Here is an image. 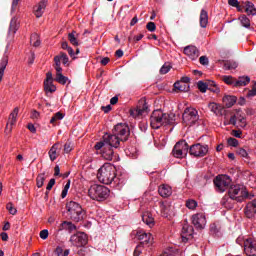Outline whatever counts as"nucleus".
Returning <instances> with one entry per match:
<instances>
[{
    "instance_id": "f257e3e1",
    "label": "nucleus",
    "mask_w": 256,
    "mask_h": 256,
    "mask_svg": "<svg viewBox=\"0 0 256 256\" xmlns=\"http://www.w3.org/2000/svg\"><path fill=\"white\" fill-rule=\"evenodd\" d=\"M255 195L249 193L247 187L243 184L231 185L228 189V196H224L221 200V205L225 209H233L235 203H243L247 199H253Z\"/></svg>"
},
{
    "instance_id": "f03ea898",
    "label": "nucleus",
    "mask_w": 256,
    "mask_h": 256,
    "mask_svg": "<svg viewBox=\"0 0 256 256\" xmlns=\"http://www.w3.org/2000/svg\"><path fill=\"white\" fill-rule=\"evenodd\" d=\"M130 135L131 130L129 129V125L125 123H118L112 129V134H104L100 143L106 144V147L119 149L121 143L129 141Z\"/></svg>"
},
{
    "instance_id": "7ed1b4c3",
    "label": "nucleus",
    "mask_w": 256,
    "mask_h": 256,
    "mask_svg": "<svg viewBox=\"0 0 256 256\" xmlns=\"http://www.w3.org/2000/svg\"><path fill=\"white\" fill-rule=\"evenodd\" d=\"M175 122V114L163 113L161 110H154L150 116V125L152 129H161L166 125H173Z\"/></svg>"
},
{
    "instance_id": "20e7f679",
    "label": "nucleus",
    "mask_w": 256,
    "mask_h": 256,
    "mask_svg": "<svg viewBox=\"0 0 256 256\" xmlns=\"http://www.w3.org/2000/svg\"><path fill=\"white\" fill-rule=\"evenodd\" d=\"M97 178L100 181V183H103L104 185H111L114 181V183H117V174L115 166L111 164H104L97 173Z\"/></svg>"
},
{
    "instance_id": "39448f33",
    "label": "nucleus",
    "mask_w": 256,
    "mask_h": 256,
    "mask_svg": "<svg viewBox=\"0 0 256 256\" xmlns=\"http://www.w3.org/2000/svg\"><path fill=\"white\" fill-rule=\"evenodd\" d=\"M66 208L68 216L75 223H79V221H83V219H85V210H83L79 203L70 201L66 204Z\"/></svg>"
},
{
    "instance_id": "423d86ee",
    "label": "nucleus",
    "mask_w": 256,
    "mask_h": 256,
    "mask_svg": "<svg viewBox=\"0 0 256 256\" xmlns=\"http://www.w3.org/2000/svg\"><path fill=\"white\" fill-rule=\"evenodd\" d=\"M109 193H111L109 188L98 184L90 186L88 190V195L93 201H105L109 197Z\"/></svg>"
},
{
    "instance_id": "0eeeda50",
    "label": "nucleus",
    "mask_w": 256,
    "mask_h": 256,
    "mask_svg": "<svg viewBox=\"0 0 256 256\" xmlns=\"http://www.w3.org/2000/svg\"><path fill=\"white\" fill-rule=\"evenodd\" d=\"M199 121V112L193 107L185 108L182 115V123L191 127Z\"/></svg>"
},
{
    "instance_id": "6e6552de",
    "label": "nucleus",
    "mask_w": 256,
    "mask_h": 256,
    "mask_svg": "<svg viewBox=\"0 0 256 256\" xmlns=\"http://www.w3.org/2000/svg\"><path fill=\"white\" fill-rule=\"evenodd\" d=\"M214 185L220 193H224V191L229 190V187H231V177L228 175H219L214 178Z\"/></svg>"
},
{
    "instance_id": "1a4fd4ad",
    "label": "nucleus",
    "mask_w": 256,
    "mask_h": 256,
    "mask_svg": "<svg viewBox=\"0 0 256 256\" xmlns=\"http://www.w3.org/2000/svg\"><path fill=\"white\" fill-rule=\"evenodd\" d=\"M94 149H96V151H101V155L103 159H106V161H113L115 157L113 147H106L105 142H97L94 146Z\"/></svg>"
},
{
    "instance_id": "9d476101",
    "label": "nucleus",
    "mask_w": 256,
    "mask_h": 256,
    "mask_svg": "<svg viewBox=\"0 0 256 256\" xmlns=\"http://www.w3.org/2000/svg\"><path fill=\"white\" fill-rule=\"evenodd\" d=\"M70 243H72L74 247H85V245L89 243V238L84 232H77L70 237Z\"/></svg>"
},
{
    "instance_id": "9b49d317",
    "label": "nucleus",
    "mask_w": 256,
    "mask_h": 256,
    "mask_svg": "<svg viewBox=\"0 0 256 256\" xmlns=\"http://www.w3.org/2000/svg\"><path fill=\"white\" fill-rule=\"evenodd\" d=\"M209 153V146L194 144L189 148V154L193 155V157H205Z\"/></svg>"
},
{
    "instance_id": "f8f14e48",
    "label": "nucleus",
    "mask_w": 256,
    "mask_h": 256,
    "mask_svg": "<svg viewBox=\"0 0 256 256\" xmlns=\"http://www.w3.org/2000/svg\"><path fill=\"white\" fill-rule=\"evenodd\" d=\"M192 223L196 229L200 231L205 229V225H207V219L205 218V214L198 213L192 216Z\"/></svg>"
},
{
    "instance_id": "ddd939ff",
    "label": "nucleus",
    "mask_w": 256,
    "mask_h": 256,
    "mask_svg": "<svg viewBox=\"0 0 256 256\" xmlns=\"http://www.w3.org/2000/svg\"><path fill=\"white\" fill-rule=\"evenodd\" d=\"M149 106H147V102L145 100H141L137 106V108L130 110V115L134 119L143 115V113H147Z\"/></svg>"
},
{
    "instance_id": "4468645a",
    "label": "nucleus",
    "mask_w": 256,
    "mask_h": 256,
    "mask_svg": "<svg viewBox=\"0 0 256 256\" xmlns=\"http://www.w3.org/2000/svg\"><path fill=\"white\" fill-rule=\"evenodd\" d=\"M244 253L247 256H256V240L249 238L244 241Z\"/></svg>"
},
{
    "instance_id": "2eb2a0df",
    "label": "nucleus",
    "mask_w": 256,
    "mask_h": 256,
    "mask_svg": "<svg viewBox=\"0 0 256 256\" xmlns=\"http://www.w3.org/2000/svg\"><path fill=\"white\" fill-rule=\"evenodd\" d=\"M136 237H138L140 241L139 245H144L146 247H151V245H153V235H151V233L137 232Z\"/></svg>"
},
{
    "instance_id": "dca6fc26",
    "label": "nucleus",
    "mask_w": 256,
    "mask_h": 256,
    "mask_svg": "<svg viewBox=\"0 0 256 256\" xmlns=\"http://www.w3.org/2000/svg\"><path fill=\"white\" fill-rule=\"evenodd\" d=\"M182 241L183 243H187V241H191L195 237L193 226H189L188 224H184L182 227Z\"/></svg>"
},
{
    "instance_id": "f3484780",
    "label": "nucleus",
    "mask_w": 256,
    "mask_h": 256,
    "mask_svg": "<svg viewBox=\"0 0 256 256\" xmlns=\"http://www.w3.org/2000/svg\"><path fill=\"white\" fill-rule=\"evenodd\" d=\"M44 91L48 93H55L57 91V87L53 84V73L47 72L46 79L44 81Z\"/></svg>"
},
{
    "instance_id": "a211bd4d",
    "label": "nucleus",
    "mask_w": 256,
    "mask_h": 256,
    "mask_svg": "<svg viewBox=\"0 0 256 256\" xmlns=\"http://www.w3.org/2000/svg\"><path fill=\"white\" fill-rule=\"evenodd\" d=\"M184 53L190 58L192 59V61H195V59H197L199 57V49H197V47L190 45V46H186L184 48Z\"/></svg>"
},
{
    "instance_id": "6ab92c4d",
    "label": "nucleus",
    "mask_w": 256,
    "mask_h": 256,
    "mask_svg": "<svg viewBox=\"0 0 256 256\" xmlns=\"http://www.w3.org/2000/svg\"><path fill=\"white\" fill-rule=\"evenodd\" d=\"M48 3L49 0H42L39 2L38 6H36V9L34 10V15L37 17V19L43 17V14L45 13V9L47 8Z\"/></svg>"
},
{
    "instance_id": "aec40b11",
    "label": "nucleus",
    "mask_w": 256,
    "mask_h": 256,
    "mask_svg": "<svg viewBox=\"0 0 256 256\" xmlns=\"http://www.w3.org/2000/svg\"><path fill=\"white\" fill-rule=\"evenodd\" d=\"M256 214V200L249 202L245 207V215L248 219L255 217Z\"/></svg>"
},
{
    "instance_id": "412c9836",
    "label": "nucleus",
    "mask_w": 256,
    "mask_h": 256,
    "mask_svg": "<svg viewBox=\"0 0 256 256\" xmlns=\"http://www.w3.org/2000/svg\"><path fill=\"white\" fill-rule=\"evenodd\" d=\"M158 193L161 197L167 198L171 197V195L173 194V190L171 189V186L164 184L159 186Z\"/></svg>"
},
{
    "instance_id": "4be33fe9",
    "label": "nucleus",
    "mask_w": 256,
    "mask_h": 256,
    "mask_svg": "<svg viewBox=\"0 0 256 256\" xmlns=\"http://www.w3.org/2000/svg\"><path fill=\"white\" fill-rule=\"evenodd\" d=\"M220 65H222L225 71H231L232 69H237L238 64L233 60H219Z\"/></svg>"
},
{
    "instance_id": "5701e85b",
    "label": "nucleus",
    "mask_w": 256,
    "mask_h": 256,
    "mask_svg": "<svg viewBox=\"0 0 256 256\" xmlns=\"http://www.w3.org/2000/svg\"><path fill=\"white\" fill-rule=\"evenodd\" d=\"M199 23L202 29H205L207 27V24L209 23V14L207 13V10L205 9L201 10Z\"/></svg>"
},
{
    "instance_id": "b1692460",
    "label": "nucleus",
    "mask_w": 256,
    "mask_h": 256,
    "mask_svg": "<svg viewBox=\"0 0 256 256\" xmlns=\"http://www.w3.org/2000/svg\"><path fill=\"white\" fill-rule=\"evenodd\" d=\"M17 115H19V107L14 108V110L11 112L9 116V122L6 125V131L9 129V125L13 127L17 123Z\"/></svg>"
},
{
    "instance_id": "393cba45",
    "label": "nucleus",
    "mask_w": 256,
    "mask_h": 256,
    "mask_svg": "<svg viewBox=\"0 0 256 256\" xmlns=\"http://www.w3.org/2000/svg\"><path fill=\"white\" fill-rule=\"evenodd\" d=\"M142 221L143 223L148 225V227H153L155 225V219L153 218V214H151L150 212H145L142 215Z\"/></svg>"
},
{
    "instance_id": "a878e982",
    "label": "nucleus",
    "mask_w": 256,
    "mask_h": 256,
    "mask_svg": "<svg viewBox=\"0 0 256 256\" xmlns=\"http://www.w3.org/2000/svg\"><path fill=\"white\" fill-rule=\"evenodd\" d=\"M63 230L68 231L69 233H73V231L77 230V226L69 221H64L59 227V231Z\"/></svg>"
},
{
    "instance_id": "bb28decb",
    "label": "nucleus",
    "mask_w": 256,
    "mask_h": 256,
    "mask_svg": "<svg viewBox=\"0 0 256 256\" xmlns=\"http://www.w3.org/2000/svg\"><path fill=\"white\" fill-rule=\"evenodd\" d=\"M223 103H224L225 107L230 109V107H233V105H235V103H237V97L231 96V95H225L223 97Z\"/></svg>"
},
{
    "instance_id": "cd10ccee",
    "label": "nucleus",
    "mask_w": 256,
    "mask_h": 256,
    "mask_svg": "<svg viewBox=\"0 0 256 256\" xmlns=\"http://www.w3.org/2000/svg\"><path fill=\"white\" fill-rule=\"evenodd\" d=\"M174 91L187 93V91H189V84H186L185 82L177 81L174 83Z\"/></svg>"
},
{
    "instance_id": "c85d7f7f",
    "label": "nucleus",
    "mask_w": 256,
    "mask_h": 256,
    "mask_svg": "<svg viewBox=\"0 0 256 256\" xmlns=\"http://www.w3.org/2000/svg\"><path fill=\"white\" fill-rule=\"evenodd\" d=\"M250 81L251 78H249V76L239 77L238 80H235L234 87H245V85H248Z\"/></svg>"
},
{
    "instance_id": "c756f323",
    "label": "nucleus",
    "mask_w": 256,
    "mask_h": 256,
    "mask_svg": "<svg viewBox=\"0 0 256 256\" xmlns=\"http://www.w3.org/2000/svg\"><path fill=\"white\" fill-rule=\"evenodd\" d=\"M238 20L240 21L242 27H245V29H251V20L247 17V15H240Z\"/></svg>"
},
{
    "instance_id": "7c9ffc66",
    "label": "nucleus",
    "mask_w": 256,
    "mask_h": 256,
    "mask_svg": "<svg viewBox=\"0 0 256 256\" xmlns=\"http://www.w3.org/2000/svg\"><path fill=\"white\" fill-rule=\"evenodd\" d=\"M175 147H178L180 151H182L186 155L189 153V144H187L185 140H180L179 142H177L175 144Z\"/></svg>"
},
{
    "instance_id": "2f4dec72",
    "label": "nucleus",
    "mask_w": 256,
    "mask_h": 256,
    "mask_svg": "<svg viewBox=\"0 0 256 256\" xmlns=\"http://www.w3.org/2000/svg\"><path fill=\"white\" fill-rule=\"evenodd\" d=\"M245 13H247V15H256V8H255V4H253V2L246 1Z\"/></svg>"
},
{
    "instance_id": "473e14b6",
    "label": "nucleus",
    "mask_w": 256,
    "mask_h": 256,
    "mask_svg": "<svg viewBox=\"0 0 256 256\" xmlns=\"http://www.w3.org/2000/svg\"><path fill=\"white\" fill-rule=\"evenodd\" d=\"M206 86L208 91H212V93H219V87L217 86V83H215V81H206Z\"/></svg>"
},
{
    "instance_id": "72a5a7b5",
    "label": "nucleus",
    "mask_w": 256,
    "mask_h": 256,
    "mask_svg": "<svg viewBox=\"0 0 256 256\" xmlns=\"http://www.w3.org/2000/svg\"><path fill=\"white\" fill-rule=\"evenodd\" d=\"M172 153L173 156L177 159H183V157H187V154L183 153L179 146H174Z\"/></svg>"
},
{
    "instance_id": "f704fd0d",
    "label": "nucleus",
    "mask_w": 256,
    "mask_h": 256,
    "mask_svg": "<svg viewBox=\"0 0 256 256\" xmlns=\"http://www.w3.org/2000/svg\"><path fill=\"white\" fill-rule=\"evenodd\" d=\"M17 29H19V23L17 22V18H12L10 21L9 31L10 33H17Z\"/></svg>"
},
{
    "instance_id": "c9c22d12",
    "label": "nucleus",
    "mask_w": 256,
    "mask_h": 256,
    "mask_svg": "<svg viewBox=\"0 0 256 256\" xmlns=\"http://www.w3.org/2000/svg\"><path fill=\"white\" fill-rule=\"evenodd\" d=\"M59 147V144H54L51 149L49 150L48 154L52 161H55L57 159V149Z\"/></svg>"
},
{
    "instance_id": "e433bc0d",
    "label": "nucleus",
    "mask_w": 256,
    "mask_h": 256,
    "mask_svg": "<svg viewBox=\"0 0 256 256\" xmlns=\"http://www.w3.org/2000/svg\"><path fill=\"white\" fill-rule=\"evenodd\" d=\"M64 117H65V114H63L61 112L55 113L52 116V118L50 119L51 125H55V123H57V121H61Z\"/></svg>"
},
{
    "instance_id": "4c0bfd02",
    "label": "nucleus",
    "mask_w": 256,
    "mask_h": 256,
    "mask_svg": "<svg viewBox=\"0 0 256 256\" xmlns=\"http://www.w3.org/2000/svg\"><path fill=\"white\" fill-rule=\"evenodd\" d=\"M55 81L57 83H60V85H65V83L69 81V78L66 76H63V73H56Z\"/></svg>"
},
{
    "instance_id": "58836bf2",
    "label": "nucleus",
    "mask_w": 256,
    "mask_h": 256,
    "mask_svg": "<svg viewBox=\"0 0 256 256\" xmlns=\"http://www.w3.org/2000/svg\"><path fill=\"white\" fill-rule=\"evenodd\" d=\"M45 173L39 174L36 178V185L38 189H41L45 183Z\"/></svg>"
},
{
    "instance_id": "ea45409f",
    "label": "nucleus",
    "mask_w": 256,
    "mask_h": 256,
    "mask_svg": "<svg viewBox=\"0 0 256 256\" xmlns=\"http://www.w3.org/2000/svg\"><path fill=\"white\" fill-rule=\"evenodd\" d=\"M68 41H70L71 45L74 47H79V41L77 40V36H75L73 33L68 34Z\"/></svg>"
},
{
    "instance_id": "a19ab883",
    "label": "nucleus",
    "mask_w": 256,
    "mask_h": 256,
    "mask_svg": "<svg viewBox=\"0 0 256 256\" xmlns=\"http://www.w3.org/2000/svg\"><path fill=\"white\" fill-rule=\"evenodd\" d=\"M55 57L59 58V63H61L62 60L63 65H67V63H69V57L65 52H60V54Z\"/></svg>"
},
{
    "instance_id": "79ce46f5",
    "label": "nucleus",
    "mask_w": 256,
    "mask_h": 256,
    "mask_svg": "<svg viewBox=\"0 0 256 256\" xmlns=\"http://www.w3.org/2000/svg\"><path fill=\"white\" fill-rule=\"evenodd\" d=\"M221 80L226 83V85H234L235 86V78L233 76H221Z\"/></svg>"
},
{
    "instance_id": "37998d69",
    "label": "nucleus",
    "mask_w": 256,
    "mask_h": 256,
    "mask_svg": "<svg viewBox=\"0 0 256 256\" xmlns=\"http://www.w3.org/2000/svg\"><path fill=\"white\" fill-rule=\"evenodd\" d=\"M30 43H33L34 47H39V45H41V40H39V35L33 34L30 37Z\"/></svg>"
},
{
    "instance_id": "c03bdc74",
    "label": "nucleus",
    "mask_w": 256,
    "mask_h": 256,
    "mask_svg": "<svg viewBox=\"0 0 256 256\" xmlns=\"http://www.w3.org/2000/svg\"><path fill=\"white\" fill-rule=\"evenodd\" d=\"M171 71V64L165 63L161 68H160V75H167Z\"/></svg>"
},
{
    "instance_id": "a18cd8bd",
    "label": "nucleus",
    "mask_w": 256,
    "mask_h": 256,
    "mask_svg": "<svg viewBox=\"0 0 256 256\" xmlns=\"http://www.w3.org/2000/svg\"><path fill=\"white\" fill-rule=\"evenodd\" d=\"M197 87L201 93H207V82L198 81Z\"/></svg>"
},
{
    "instance_id": "49530a36",
    "label": "nucleus",
    "mask_w": 256,
    "mask_h": 256,
    "mask_svg": "<svg viewBox=\"0 0 256 256\" xmlns=\"http://www.w3.org/2000/svg\"><path fill=\"white\" fill-rule=\"evenodd\" d=\"M236 153L240 157H244V159H248L249 158V153H247V150H245L244 148H238L236 150Z\"/></svg>"
},
{
    "instance_id": "de8ad7c7",
    "label": "nucleus",
    "mask_w": 256,
    "mask_h": 256,
    "mask_svg": "<svg viewBox=\"0 0 256 256\" xmlns=\"http://www.w3.org/2000/svg\"><path fill=\"white\" fill-rule=\"evenodd\" d=\"M237 121H238V116L237 115H232L230 117L229 122H224V125H233L234 127L237 126Z\"/></svg>"
},
{
    "instance_id": "09e8293b",
    "label": "nucleus",
    "mask_w": 256,
    "mask_h": 256,
    "mask_svg": "<svg viewBox=\"0 0 256 256\" xmlns=\"http://www.w3.org/2000/svg\"><path fill=\"white\" fill-rule=\"evenodd\" d=\"M6 209L9 211L10 215H17V208L13 207V203H8Z\"/></svg>"
},
{
    "instance_id": "8fccbe9b",
    "label": "nucleus",
    "mask_w": 256,
    "mask_h": 256,
    "mask_svg": "<svg viewBox=\"0 0 256 256\" xmlns=\"http://www.w3.org/2000/svg\"><path fill=\"white\" fill-rule=\"evenodd\" d=\"M160 211L163 215H169V206L163 202H160Z\"/></svg>"
},
{
    "instance_id": "3c124183",
    "label": "nucleus",
    "mask_w": 256,
    "mask_h": 256,
    "mask_svg": "<svg viewBox=\"0 0 256 256\" xmlns=\"http://www.w3.org/2000/svg\"><path fill=\"white\" fill-rule=\"evenodd\" d=\"M54 62H55V69L56 73H61L63 71V68H61V62H59V57H54Z\"/></svg>"
},
{
    "instance_id": "603ef678",
    "label": "nucleus",
    "mask_w": 256,
    "mask_h": 256,
    "mask_svg": "<svg viewBox=\"0 0 256 256\" xmlns=\"http://www.w3.org/2000/svg\"><path fill=\"white\" fill-rule=\"evenodd\" d=\"M148 247L141 244H138L134 250V256H139L141 253H143V248Z\"/></svg>"
},
{
    "instance_id": "864d4df0",
    "label": "nucleus",
    "mask_w": 256,
    "mask_h": 256,
    "mask_svg": "<svg viewBox=\"0 0 256 256\" xmlns=\"http://www.w3.org/2000/svg\"><path fill=\"white\" fill-rule=\"evenodd\" d=\"M148 247L141 244H138L134 250V256H139L141 253H143V248Z\"/></svg>"
},
{
    "instance_id": "5fc2aeb1",
    "label": "nucleus",
    "mask_w": 256,
    "mask_h": 256,
    "mask_svg": "<svg viewBox=\"0 0 256 256\" xmlns=\"http://www.w3.org/2000/svg\"><path fill=\"white\" fill-rule=\"evenodd\" d=\"M146 29L153 33L157 30V25H155V22H148L146 25Z\"/></svg>"
},
{
    "instance_id": "6e6d98bb",
    "label": "nucleus",
    "mask_w": 256,
    "mask_h": 256,
    "mask_svg": "<svg viewBox=\"0 0 256 256\" xmlns=\"http://www.w3.org/2000/svg\"><path fill=\"white\" fill-rule=\"evenodd\" d=\"M227 143L230 145V147H237L239 145V140L231 137L228 138Z\"/></svg>"
},
{
    "instance_id": "4d7b16f0",
    "label": "nucleus",
    "mask_w": 256,
    "mask_h": 256,
    "mask_svg": "<svg viewBox=\"0 0 256 256\" xmlns=\"http://www.w3.org/2000/svg\"><path fill=\"white\" fill-rule=\"evenodd\" d=\"M186 207L188 209H195L197 207V201H195V200H188L186 202Z\"/></svg>"
},
{
    "instance_id": "13d9d810",
    "label": "nucleus",
    "mask_w": 256,
    "mask_h": 256,
    "mask_svg": "<svg viewBox=\"0 0 256 256\" xmlns=\"http://www.w3.org/2000/svg\"><path fill=\"white\" fill-rule=\"evenodd\" d=\"M238 123H239V127H247V120L245 119V117L243 116H238Z\"/></svg>"
},
{
    "instance_id": "bf43d9fd",
    "label": "nucleus",
    "mask_w": 256,
    "mask_h": 256,
    "mask_svg": "<svg viewBox=\"0 0 256 256\" xmlns=\"http://www.w3.org/2000/svg\"><path fill=\"white\" fill-rule=\"evenodd\" d=\"M231 135L237 139H241L243 132L241 130H232Z\"/></svg>"
},
{
    "instance_id": "052dcab7",
    "label": "nucleus",
    "mask_w": 256,
    "mask_h": 256,
    "mask_svg": "<svg viewBox=\"0 0 256 256\" xmlns=\"http://www.w3.org/2000/svg\"><path fill=\"white\" fill-rule=\"evenodd\" d=\"M64 151L66 153H71V151H73V145L71 144V142H67L65 145H64Z\"/></svg>"
},
{
    "instance_id": "680f3d73",
    "label": "nucleus",
    "mask_w": 256,
    "mask_h": 256,
    "mask_svg": "<svg viewBox=\"0 0 256 256\" xmlns=\"http://www.w3.org/2000/svg\"><path fill=\"white\" fill-rule=\"evenodd\" d=\"M208 107L210 111H212L213 113H217V109H218L217 103L211 102L208 104Z\"/></svg>"
},
{
    "instance_id": "e2e57ef3",
    "label": "nucleus",
    "mask_w": 256,
    "mask_h": 256,
    "mask_svg": "<svg viewBox=\"0 0 256 256\" xmlns=\"http://www.w3.org/2000/svg\"><path fill=\"white\" fill-rule=\"evenodd\" d=\"M199 62L201 65H209V58L207 56H201Z\"/></svg>"
},
{
    "instance_id": "0e129e2a",
    "label": "nucleus",
    "mask_w": 256,
    "mask_h": 256,
    "mask_svg": "<svg viewBox=\"0 0 256 256\" xmlns=\"http://www.w3.org/2000/svg\"><path fill=\"white\" fill-rule=\"evenodd\" d=\"M40 237L45 240L49 237V230L44 229L42 231H40Z\"/></svg>"
},
{
    "instance_id": "69168bd1",
    "label": "nucleus",
    "mask_w": 256,
    "mask_h": 256,
    "mask_svg": "<svg viewBox=\"0 0 256 256\" xmlns=\"http://www.w3.org/2000/svg\"><path fill=\"white\" fill-rule=\"evenodd\" d=\"M55 185V178L50 179L49 183L47 184L46 191H51L53 186Z\"/></svg>"
},
{
    "instance_id": "338daca9",
    "label": "nucleus",
    "mask_w": 256,
    "mask_h": 256,
    "mask_svg": "<svg viewBox=\"0 0 256 256\" xmlns=\"http://www.w3.org/2000/svg\"><path fill=\"white\" fill-rule=\"evenodd\" d=\"M27 129H29V131L31 132V133H37V128H35V125H33V124H28V126H27Z\"/></svg>"
},
{
    "instance_id": "774afa93",
    "label": "nucleus",
    "mask_w": 256,
    "mask_h": 256,
    "mask_svg": "<svg viewBox=\"0 0 256 256\" xmlns=\"http://www.w3.org/2000/svg\"><path fill=\"white\" fill-rule=\"evenodd\" d=\"M32 119H39V112L37 110H33L31 113Z\"/></svg>"
}]
</instances>
